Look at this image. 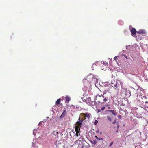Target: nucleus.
<instances>
[{
  "label": "nucleus",
  "mask_w": 148,
  "mask_h": 148,
  "mask_svg": "<svg viewBox=\"0 0 148 148\" xmlns=\"http://www.w3.org/2000/svg\"><path fill=\"white\" fill-rule=\"evenodd\" d=\"M108 97H104L103 95H97L94 97V101L97 100L98 103H103L106 102L108 99Z\"/></svg>",
  "instance_id": "nucleus-1"
},
{
  "label": "nucleus",
  "mask_w": 148,
  "mask_h": 148,
  "mask_svg": "<svg viewBox=\"0 0 148 148\" xmlns=\"http://www.w3.org/2000/svg\"><path fill=\"white\" fill-rule=\"evenodd\" d=\"M123 82L119 80H118L116 81V84L114 85V86L115 87V89L119 90L121 88L122 89L126 90L125 87L123 86Z\"/></svg>",
  "instance_id": "nucleus-2"
},
{
  "label": "nucleus",
  "mask_w": 148,
  "mask_h": 148,
  "mask_svg": "<svg viewBox=\"0 0 148 148\" xmlns=\"http://www.w3.org/2000/svg\"><path fill=\"white\" fill-rule=\"evenodd\" d=\"M80 115H81L85 119H86V118L89 119L90 117L89 114L87 113H82L80 114Z\"/></svg>",
  "instance_id": "nucleus-3"
},
{
  "label": "nucleus",
  "mask_w": 148,
  "mask_h": 148,
  "mask_svg": "<svg viewBox=\"0 0 148 148\" xmlns=\"http://www.w3.org/2000/svg\"><path fill=\"white\" fill-rule=\"evenodd\" d=\"M85 102L88 105H90L91 103H92V102L91 101V98L90 97H89L86 99L85 100Z\"/></svg>",
  "instance_id": "nucleus-4"
},
{
  "label": "nucleus",
  "mask_w": 148,
  "mask_h": 148,
  "mask_svg": "<svg viewBox=\"0 0 148 148\" xmlns=\"http://www.w3.org/2000/svg\"><path fill=\"white\" fill-rule=\"evenodd\" d=\"M131 32L132 35L133 36L136 35V31L135 28H132L131 30Z\"/></svg>",
  "instance_id": "nucleus-5"
},
{
  "label": "nucleus",
  "mask_w": 148,
  "mask_h": 148,
  "mask_svg": "<svg viewBox=\"0 0 148 148\" xmlns=\"http://www.w3.org/2000/svg\"><path fill=\"white\" fill-rule=\"evenodd\" d=\"M137 33L138 34H142L143 35H144L146 34V32L144 30H140L137 31Z\"/></svg>",
  "instance_id": "nucleus-6"
},
{
  "label": "nucleus",
  "mask_w": 148,
  "mask_h": 148,
  "mask_svg": "<svg viewBox=\"0 0 148 148\" xmlns=\"http://www.w3.org/2000/svg\"><path fill=\"white\" fill-rule=\"evenodd\" d=\"M66 110H64L62 114L60 116V118L61 119L64 117L66 116Z\"/></svg>",
  "instance_id": "nucleus-7"
},
{
  "label": "nucleus",
  "mask_w": 148,
  "mask_h": 148,
  "mask_svg": "<svg viewBox=\"0 0 148 148\" xmlns=\"http://www.w3.org/2000/svg\"><path fill=\"white\" fill-rule=\"evenodd\" d=\"M76 132H80V128L79 126L78 125L75 126V130Z\"/></svg>",
  "instance_id": "nucleus-8"
},
{
  "label": "nucleus",
  "mask_w": 148,
  "mask_h": 148,
  "mask_svg": "<svg viewBox=\"0 0 148 148\" xmlns=\"http://www.w3.org/2000/svg\"><path fill=\"white\" fill-rule=\"evenodd\" d=\"M95 137L96 138V139L98 140H100L101 141V142L102 143L103 141V138H99L97 136H95Z\"/></svg>",
  "instance_id": "nucleus-9"
},
{
  "label": "nucleus",
  "mask_w": 148,
  "mask_h": 148,
  "mask_svg": "<svg viewBox=\"0 0 148 148\" xmlns=\"http://www.w3.org/2000/svg\"><path fill=\"white\" fill-rule=\"evenodd\" d=\"M108 111L112 113L114 115L116 116L117 115V112L113 110H109Z\"/></svg>",
  "instance_id": "nucleus-10"
},
{
  "label": "nucleus",
  "mask_w": 148,
  "mask_h": 148,
  "mask_svg": "<svg viewBox=\"0 0 148 148\" xmlns=\"http://www.w3.org/2000/svg\"><path fill=\"white\" fill-rule=\"evenodd\" d=\"M65 99L66 101L65 102L66 103H68L70 101V98L68 97H66Z\"/></svg>",
  "instance_id": "nucleus-11"
},
{
  "label": "nucleus",
  "mask_w": 148,
  "mask_h": 148,
  "mask_svg": "<svg viewBox=\"0 0 148 148\" xmlns=\"http://www.w3.org/2000/svg\"><path fill=\"white\" fill-rule=\"evenodd\" d=\"M61 100V99H58L56 101V104L57 105L58 104H59L60 103V101Z\"/></svg>",
  "instance_id": "nucleus-12"
},
{
  "label": "nucleus",
  "mask_w": 148,
  "mask_h": 148,
  "mask_svg": "<svg viewBox=\"0 0 148 148\" xmlns=\"http://www.w3.org/2000/svg\"><path fill=\"white\" fill-rule=\"evenodd\" d=\"M91 142L92 144H93L95 145L97 143V140L95 139L93 140V141H91Z\"/></svg>",
  "instance_id": "nucleus-13"
},
{
  "label": "nucleus",
  "mask_w": 148,
  "mask_h": 148,
  "mask_svg": "<svg viewBox=\"0 0 148 148\" xmlns=\"http://www.w3.org/2000/svg\"><path fill=\"white\" fill-rule=\"evenodd\" d=\"M107 119L110 122L112 121V117L109 116H107Z\"/></svg>",
  "instance_id": "nucleus-14"
},
{
  "label": "nucleus",
  "mask_w": 148,
  "mask_h": 148,
  "mask_svg": "<svg viewBox=\"0 0 148 148\" xmlns=\"http://www.w3.org/2000/svg\"><path fill=\"white\" fill-rule=\"evenodd\" d=\"M85 120V119H84L83 117H82V118H81L80 119L79 118V121L80 122H83V121Z\"/></svg>",
  "instance_id": "nucleus-15"
},
{
  "label": "nucleus",
  "mask_w": 148,
  "mask_h": 148,
  "mask_svg": "<svg viewBox=\"0 0 148 148\" xmlns=\"http://www.w3.org/2000/svg\"><path fill=\"white\" fill-rule=\"evenodd\" d=\"M52 134L56 136V135H58V132L56 131H53L52 132Z\"/></svg>",
  "instance_id": "nucleus-16"
},
{
  "label": "nucleus",
  "mask_w": 148,
  "mask_h": 148,
  "mask_svg": "<svg viewBox=\"0 0 148 148\" xmlns=\"http://www.w3.org/2000/svg\"><path fill=\"white\" fill-rule=\"evenodd\" d=\"M76 124H77V125H79L80 126L81 125L82 123H81V122H80L79 121H78L76 122Z\"/></svg>",
  "instance_id": "nucleus-17"
},
{
  "label": "nucleus",
  "mask_w": 148,
  "mask_h": 148,
  "mask_svg": "<svg viewBox=\"0 0 148 148\" xmlns=\"http://www.w3.org/2000/svg\"><path fill=\"white\" fill-rule=\"evenodd\" d=\"M147 103H148V102L145 101V106L147 108H148V105L147 104Z\"/></svg>",
  "instance_id": "nucleus-18"
},
{
  "label": "nucleus",
  "mask_w": 148,
  "mask_h": 148,
  "mask_svg": "<svg viewBox=\"0 0 148 148\" xmlns=\"http://www.w3.org/2000/svg\"><path fill=\"white\" fill-rule=\"evenodd\" d=\"M79 132H76V135L77 137H78L79 136V135L80 136V134Z\"/></svg>",
  "instance_id": "nucleus-19"
},
{
  "label": "nucleus",
  "mask_w": 148,
  "mask_h": 148,
  "mask_svg": "<svg viewBox=\"0 0 148 148\" xmlns=\"http://www.w3.org/2000/svg\"><path fill=\"white\" fill-rule=\"evenodd\" d=\"M98 122L97 120H95L94 122V124L95 125H97V124Z\"/></svg>",
  "instance_id": "nucleus-20"
},
{
  "label": "nucleus",
  "mask_w": 148,
  "mask_h": 148,
  "mask_svg": "<svg viewBox=\"0 0 148 148\" xmlns=\"http://www.w3.org/2000/svg\"><path fill=\"white\" fill-rule=\"evenodd\" d=\"M113 142H112L109 145V147H111L112 145L113 144Z\"/></svg>",
  "instance_id": "nucleus-21"
},
{
  "label": "nucleus",
  "mask_w": 148,
  "mask_h": 148,
  "mask_svg": "<svg viewBox=\"0 0 148 148\" xmlns=\"http://www.w3.org/2000/svg\"><path fill=\"white\" fill-rule=\"evenodd\" d=\"M105 109V107H101V110H103Z\"/></svg>",
  "instance_id": "nucleus-22"
},
{
  "label": "nucleus",
  "mask_w": 148,
  "mask_h": 148,
  "mask_svg": "<svg viewBox=\"0 0 148 148\" xmlns=\"http://www.w3.org/2000/svg\"><path fill=\"white\" fill-rule=\"evenodd\" d=\"M143 98H144V99H146L147 98V97L146 96H143Z\"/></svg>",
  "instance_id": "nucleus-23"
},
{
  "label": "nucleus",
  "mask_w": 148,
  "mask_h": 148,
  "mask_svg": "<svg viewBox=\"0 0 148 148\" xmlns=\"http://www.w3.org/2000/svg\"><path fill=\"white\" fill-rule=\"evenodd\" d=\"M118 117L120 119H121V116L120 115H119L118 116Z\"/></svg>",
  "instance_id": "nucleus-24"
},
{
  "label": "nucleus",
  "mask_w": 148,
  "mask_h": 148,
  "mask_svg": "<svg viewBox=\"0 0 148 148\" xmlns=\"http://www.w3.org/2000/svg\"><path fill=\"white\" fill-rule=\"evenodd\" d=\"M116 123V121L115 120L112 122V124H115Z\"/></svg>",
  "instance_id": "nucleus-25"
},
{
  "label": "nucleus",
  "mask_w": 148,
  "mask_h": 148,
  "mask_svg": "<svg viewBox=\"0 0 148 148\" xmlns=\"http://www.w3.org/2000/svg\"><path fill=\"white\" fill-rule=\"evenodd\" d=\"M117 59V57L115 56L114 58V60H116Z\"/></svg>",
  "instance_id": "nucleus-26"
},
{
  "label": "nucleus",
  "mask_w": 148,
  "mask_h": 148,
  "mask_svg": "<svg viewBox=\"0 0 148 148\" xmlns=\"http://www.w3.org/2000/svg\"><path fill=\"white\" fill-rule=\"evenodd\" d=\"M98 112H100V110L99 109L98 110Z\"/></svg>",
  "instance_id": "nucleus-27"
},
{
  "label": "nucleus",
  "mask_w": 148,
  "mask_h": 148,
  "mask_svg": "<svg viewBox=\"0 0 148 148\" xmlns=\"http://www.w3.org/2000/svg\"><path fill=\"white\" fill-rule=\"evenodd\" d=\"M78 140H77L76 141H75V143H76V142L77 143V142H78Z\"/></svg>",
  "instance_id": "nucleus-28"
},
{
  "label": "nucleus",
  "mask_w": 148,
  "mask_h": 148,
  "mask_svg": "<svg viewBox=\"0 0 148 148\" xmlns=\"http://www.w3.org/2000/svg\"><path fill=\"white\" fill-rule=\"evenodd\" d=\"M89 77H87V79H88L89 78Z\"/></svg>",
  "instance_id": "nucleus-29"
}]
</instances>
